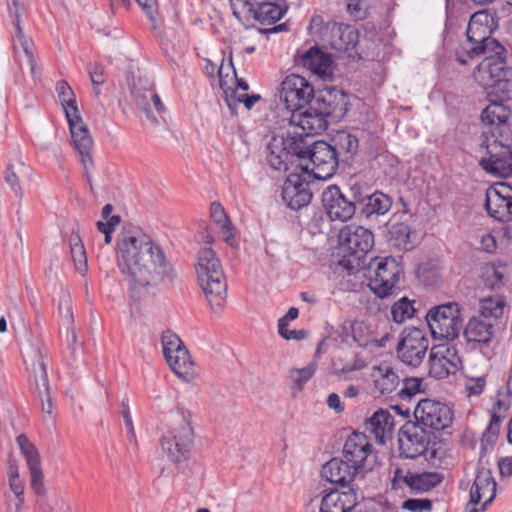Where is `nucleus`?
<instances>
[{"instance_id":"obj_1","label":"nucleus","mask_w":512,"mask_h":512,"mask_svg":"<svg viewBox=\"0 0 512 512\" xmlns=\"http://www.w3.org/2000/svg\"><path fill=\"white\" fill-rule=\"evenodd\" d=\"M117 265L132 289L171 288L176 272L162 249L135 226H125L116 240Z\"/></svg>"},{"instance_id":"obj_2","label":"nucleus","mask_w":512,"mask_h":512,"mask_svg":"<svg viewBox=\"0 0 512 512\" xmlns=\"http://www.w3.org/2000/svg\"><path fill=\"white\" fill-rule=\"evenodd\" d=\"M348 105V95L344 91L322 89L315 94L303 113L293 116V121L307 134H320L327 129L329 122H338L346 115Z\"/></svg>"},{"instance_id":"obj_3","label":"nucleus","mask_w":512,"mask_h":512,"mask_svg":"<svg viewBox=\"0 0 512 512\" xmlns=\"http://www.w3.org/2000/svg\"><path fill=\"white\" fill-rule=\"evenodd\" d=\"M494 26V17L488 11H477L470 17L467 26V43L456 51V59L466 65L476 57L488 52L499 53L503 47L491 36Z\"/></svg>"},{"instance_id":"obj_4","label":"nucleus","mask_w":512,"mask_h":512,"mask_svg":"<svg viewBox=\"0 0 512 512\" xmlns=\"http://www.w3.org/2000/svg\"><path fill=\"white\" fill-rule=\"evenodd\" d=\"M196 274L200 287L215 313H219L227 298V282L216 253L202 248L197 255Z\"/></svg>"},{"instance_id":"obj_5","label":"nucleus","mask_w":512,"mask_h":512,"mask_svg":"<svg viewBox=\"0 0 512 512\" xmlns=\"http://www.w3.org/2000/svg\"><path fill=\"white\" fill-rule=\"evenodd\" d=\"M194 438L191 413L177 408L170 414V424L160 438V447L171 462L181 463L189 459Z\"/></svg>"},{"instance_id":"obj_6","label":"nucleus","mask_w":512,"mask_h":512,"mask_svg":"<svg viewBox=\"0 0 512 512\" xmlns=\"http://www.w3.org/2000/svg\"><path fill=\"white\" fill-rule=\"evenodd\" d=\"M21 353L29 373V380L33 382L35 390L41 400L43 420L52 422L54 405L50 396V387L46 371V349L39 341L33 342L30 339H26L21 343Z\"/></svg>"},{"instance_id":"obj_7","label":"nucleus","mask_w":512,"mask_h":512,"mask_svg":"<svg viewBox=\"0 0 512 512\" xmlns=\"http://www.w3.org/2000/svg\"><path fill=\"white\" fill-rule=\"evenodd\" d=\"M338 242L342 257L339 264L352 274L361 267L363 258L374 246V235L363 226L347 225L340 230Z\"/></svg>"},{"instance_id":"obj_8","label":"nucleus","mask_w":512,"mask_h":512,"mask_svg":"<svg viewBox=\"0 0 512 512\" xmlns=\"http://www.w3.org/2000/svg\"><path fill=\"white\" fill-rule=\"evenodd\" d=\"M504 49L499 52H488L476 66L473 77L484 88L495 87L502 92L505 99L512 98V67H508L503 56Z\"/></svg>"},{"instance_id":"obj_9","label":"nucleus","mask_w":512,"mask_h":512,"mask_svg":"<svg viewBox=\"0 0 512 512\" xmlns=\"http://www.w3.org/2000/svg\"><path fill=\"white\" fill-rule=\"evenodd\" d=\"M426 321L434 339L453 341L463 327L460 305L448 302L429 309Z\"/></svg>"},{"instance_id":"obj_10","label":"nucleus","mask_w":512,"mask_h":512,"mask_svg":"<svg viewBox=\"0 0 512 512\" xmlns=\"http://www.w3.org/2000/svg\"><path fill=\"white\" fill-rule=\"evenodd\" d=\"M368 286L380 298L391 295L403 272L393 257L374 258L368 264Z\"/></svg>"},{"instance_id":"obj_11","label":"nucleus","mask_w":512,"mask_h":512,"mask_svg":"<svg viewBox=\"0 0 512 512\" xmlns=\"http://www.w3.org/2000/svg\"><path fill=\"white\" fill-rule=\"evenodd\" d=\"M313 86L302 76L290 74L285 77L281 84L280 99L285 107L291 112L290 125L299 128V124L293 121L296 113H303L315 96Z\"/></svg>"},{"instance_id":"obj_12","label":"nucleus","mask_w":512,"mask_h":512,"mask_svg":"<svg viewBox=\"0 0 512 512\" xmlns=\"http://www.w3.org/2000/svg\"><path fill=\"white\" fill-rule=\"evenodd\" d=\"M481 146L486 149L488 158L479 161L480 166L488 173L509 177L512 175V149L507 140L503 141L496 137L493 131L491 135H482Z\"/></svg>"},{"instance_id":"obj_13","label":"nucleus","mask_w":512,"mask_h":512,"mask_svg":"<svg viewBox=\"0 0 512 512\" xmlns=\"http://www.w3.org/2000/svg\"><path fill=\"white\" fill-rule=\"evenodd\" d=\"M429 345V338L424 330L406 327L396 346L397 358L407 366L418 367L423 362Z\"/></svg>"},{"instance_id":"obj_14","label":"nucleus","mask_w":512,"mask_h":512,"mask_svg":"<svg viewBox=\"0 0 512 512\" xmlns=\"http://www.w3.org/2000/svg\"><path fill=\"white\" fill-rule=\"evenodd\" d=\"M432 435L433 433L419 422L407 421L398 433L400 454L409 459L423 455L428 449Z\"/></svg>"},{"instance_id":"obj_15","label":"nucleus","mask_w":512,"mask_h":512,"mask_svg":"<svg viewBox=\"0 0 512 512\" xmlns=\"http://www.w3.org/2000/svg\"><path fill=\"white\" fill-rule=\"evenodd\" d=\"M309 166H301V173H291L286 178L282 187V199L292 210H300L307 206L312 199L309 188L311 180Z\"/></svg>"},{"instance_id":"obj_16","label":"nucleus","mask_w":512,"mask_h":512,"mask_svg":"<svg viewBox=\"0 0 512 512\" xmlns=\"http://www.w3.org/2000/svg\"><path fill=\"white\" fill-rule=\"evenodd\" d=\"M414 416L419 424L431 432L433 430H444L453 421L451 408L442 402L432 399L420 400L415 407Z\"/></svg>"},{"instance_id":"obj_17","label":"nucleus","mask_w":512,"mask_h":512,"mask_svg":"<svg viewBox=\"0 0 512 512\" xmlns=\"http://www.w3.org/2000/svg\"><path fill=\"white\" fill-rule=\"evenodd\" d=\"M341 455L362 474L372 469L375 458L367 435L357 431L346 438Z\"/></svg>"},{"instance_id":"obj_18","label":"nucleus","mask_w":512,"mask_h":512,"mask_svg":"<svg viewBox=\"0 0 512 512\" xmlns=\"http://www.w3.org/2000/svg\"><path fill=\"white\" fill-rule=\"evenodd\" d=\"M428 363L429 375L436 379H444L462 368L458 350L449 343L432 346Z\"/></svg>"},{"instance_id":"obj_19","label":"nucleus","mask_w":512,"mask_h":512,"mask_svg":"<svg viewBox=\"0 0 512 512\" xmlns=\"http://www.w3.org/2000/svg\"><path fill=\"white\" fill-rule=\"evenodd\" d=\"M307 158L312 165L311 178L317 180L330 179L340 164L332 144L326 141H315L312 143Z\"/></svg>"},{"instance_id":"obj_20","label":"nucleus","mask_w":512,"mask_h":512,"mask_svg":"<svg viewBox=\"0 0 512 512\" xmlns=\"http://www.w3.org/2000/svg\"><path fill=\"white\" fill-rule=\"evenodd\" d=\"M233 15L240 19L241 14H248L262 25H271L280 20L286 8L272 2H261L256 6L249 0H229Z\"/></svg>"},{"instance_id":"obj_21","label":"nucleus","mask_w":512,"mask_h":512,"mask_svg":"<svg viewBox=\"0 0 512 512\" xmlns=\"http://www.w3.org/2000/svg\"><path fill=\"white\" fill-rule=\"evenodd\" d=\"M496 496V482L489 469L481 467L470 490L467 512H483Z\"/></svg>"},{"instance_id":"obj_22","label":"nucleus","mask_w":512,"mask_h":512,"mask_svg":"<svg viewBox=\"0 0 512 512\" xmlns=\"http://www.w3.org/2000/svg\"><path fill=\"white\" fill-rule=\"evenodd\" d=\"M131 94L136 105L145 113L147 119L154 125L158 120L151 111L153 106L158 113L165 112V106L155 92L154 83L146 76H139L133 80Z\"/></svg>"},{"instance_id":"obj_23","label":"nucleus","mask_w":512,"mask_h":512,"mask_svg":"<svg viewBox=\"0 0 512 512\" xmlns=\"http://www.w3.org/2000/svg\"><path fill=\"white\" fill-rule=\"evenodd\" d=\"M322 205L331 221H348L356 210L342 190L336 185L328 186L322 193Z\"/></svg>"},{"instance_id":"obj_24","label":"nucleus","mask_w":512,"mask_h":512,"mask_svg":"<svg viewBox=\"0 0 512 512\" xmlns=\"http://www.w3.org/2000/svg\"><path fill=\"white\" fill-rule=\"evenodd\" d=\"M74 147L80 156V162L85 169L92 165L91 150L93 147V139L90 135L87 125L83 122L82 117L77 115L76 118L67 119Z\"/></svg>"},{"instance_id":"obj_25","label":"nucleus","mask_w":512,"mask_h":512,"mask_svg":"<svg viewBox=\"0 0 512 512\" xmlns=\"http://www.w3.org/2000/svg\"><path fill=\"white\" fill-rule=\"evenodd\" d=\"M321 475L332 484L348 487L358 475L363 474L341 455L326 462Z\"/></svg>"},{"instance_id":"obj_26","label":"nucleus","mask_w":512,"mask_h":512,"mask_svg":"<svg viewBox=\"0 0 512 512\" xmlns=\"http://www.w3.org/2000/svg\"><path fill=\"white\" fill-rule=\"evenodd\" d=\"M394 427V417L386 409L377 410L365 422L366 431L373 435L379 444H385L388 439L392 438Z\"/></svg>"},{"instance_id":"obj_27","label":"nucleus","mask_w":512,"mask_h":512,"mask_svg":"<svg viewBox=\"0 0 512 512\" xmlns=\"http://www.w3.org/2000/svg\"><path fill=\"white\" fill-rule=\"evenodd\" d=\"M296 61L299 65L307 68L313 74H316L320 77L330 75L332 72L331 66L333 60L331 55L320 50L316 46L311 47L302 54H300L297 57Z\"/></svg>"},{"instance_id":"obj_28","label":"nucleus","mask_w":512,"mask_h":512,"mask_svg":"<svg viewBox=\"0 0 512 512\" xmlns=\"http://www.w3.org/2000/svg\"><path fill=\"white\" fill-rule=\"evenodd\" d=\"M357 505V495L352 488L347 491L331 490L322 497L320 512H350Z\"/></svg>"},{"instance_id":"obj_29","label":"nucleus","mask_w":512,"mask_h":512,"mask_svg":"<svg viewBox=\"0 0 512 512\" xmlns=\"http://www.w3.org/2000/svg\"><path fill=\"white\" fill-rule=\"evenodd\" d=\"M358 37V31L354 26L334 22L325 43L334 50L347 51L355 47Z\"/></svg>"},{"instance_id":"obj_30","label":"nucleus","mask_w":512,"mask_h":512,"mask_svg":"<svg viewBox=\"0 0 512 512\" xmlns=\"http://www.w3.org/2000/svg\"><path fill=\"white\" fill-rule=\"evenodd\" d=\"M485 207L489 216L500 222L512 220V198L504 195L500 190L487 191Z\"/></svg>"},{"instance_id":"obj_31","label":"nucleus","mask_w":512,"mask_h":512,"mask_svg":"<svg viewBox=\"0 0 512 512\" xmlns=\"http://www.w3.org/2000/svg\"><path fill=\"white\" fill-rule=\"evenodd\" d=\"M374 390L381 395L394 392L401 382L395 369L387 363L373 367L371 372Z\"/></svg>"},{"instance_id":"obj_32","label":"nucleus","mask_w":512,"mask_h":512,"mask_svg":"<svg viewBox=\"0 0 512 512\" xmlns=\"http://www.w3.org/2000/svg\"><path fill=\"white\" fill-rule=\"evenodd\" d=\"M20 49H22L29 66L31 78L35 83L40 81V72L37 69L38 63L34 54V44L31 38L26 36L23 29H18V33L12 36V50L15 61L19 59Z\"/></svg>"},{"instance_id":"obj_33","label":"nucleus","mask_w":512,"mask_h":512,"mask_svg":"<svg viewBox=\"0 0 512 512\" xmlns=\"http://www.w3.org/2000/svg\"><path fill=\"white\" fill-rule=\"evenodd\" d=\"M463 336L468 343L487 345L494 336V327L485 320L472 317L463 329Z\"/></svg>"},{"instance_id":"obj_34","label":"nucleus","mask_w":512,"mask_h":512,"mask_svg":"<svg viewBox=\"0 0 512 512\" xmlns=\"http://www.w3.org/2000/svg\"><path fill=\"white\" fill-rule=\"evenodd\" d=\"M171 370L183 381L190 382L197 376L194 363L186 347L165 358Z\"/></svg>"},{"instance_id":"obj_35","label":"nucleus","mask_w":512,"mask_h":512,"mask_svg":"<svg viewBox=\"0 0 512 512\" xmlns=\"http://www.w3.org/2000/svg\"><path fill=\"white\" fill-rule=\"evenodd\" d=\"M293 132L284 134V141L286 150L288 152L289 161L296 156L299 159H305L308 156L309 149L312 143L309 142L310 136L314 134H307L301 128L295 127Z\"/></svg>"},{"instance_id":"obj_36","label":"nucleus","mask_w":512,"mask_h":512,"mask_svg":"<svg viewBox=\"0 0 512 512\" xmlns=\"http://www.w3.org/2000/svg\"><path fill=\"white\" fill-rule=\"evenodd\" d=\"M332 142L339 162L349 164L359 148L357 137L346 131H338L332 138Z\"/></svg>"},{"instance_id":"obj_37","label":"nucleus","mask_w":512,"mask_h":512,"mask_svg":"<svg viewBox=\"0 0 512 512\" xmlns=\"http://www.w3.org/2000/svg\"><path fill=\"white\" fill-rule=\"evenodd\" d=\"M267 161L271 168L278 171L288 169L289 157L284 141V134L274 135L267 145Z\"/></svg>"},{"instance_id":"obj_38","label":"nucleus","mask_w":512,"mask_h":512,"mask_svg":"<svg viewBox=\"0 0 512 512\" xmlns=\"http://www.w3.org/2000/svg\"><path fill=\"white\" fill-rule=\"evenodd\" d=\"M56 91L58 93L59 101L65 111L66 118H76L77 115H80L75 94L69 84L64 80L57 82Z\"/></svg>"},{"instance_id":"obj_39","label":"nucleus","mask_w":512,"mask_h":512,"mask_svg":"<svg viewBox=\"0 0 512 512\" xmlns=\"http://www.w3.org/2000/svg\"><path fill=\"white\" fill-rule=\"evenodd\" d=\"M414 472L407 466H397L393 470L391 489L413 494Z\"/></svg>"},{"instance_id":"obj_40","label":"nucleus","mask_w":512,"mask_h":512,"mask_svg":"<svg viewBox=\"0 0 512 512\" xmlns=\"http://www.w3.org/2000/svg\"><path fill=\"white\" fill-rule=\"evenodd\" d=\"M352 337L359 347L368 348L373 345L377 347H384L385 340L388 336L377 340L370 334L369 328L364 322H355L351 325Z\"/></svg>"},{"instance_id":"obj_41","label":"nucleus","mask_w":512,"mask_h":512,"mask_svg":"<svg viewBox=\"0 0 512 512\" xmlns=\"http://www.w3.org/2000/svg\"><path fill=\"white\" fill-rule=\"evenodd\" d=\"M510 115L509 110L502 104L490 103L481 113L482 122L491 126L506 123Z\"/></svg>"},{"instance_id":"obj_42","label":"nucleus","mask_w":512,"mask_h":512,"mask_svg":"<svg viewBox=\"0 0 512 512\" xmlns=\"http://www.w3.org/2000/svg\"><path fill=\"white\" fill-rule=\"evenodd\" d=\"M69 242L71 248V256L76 270L83 275L87 271V257L86 250L79 233L73 231Z\"/></svg>"},{"instance_id":"obj_43","label":"nucleus","mask_w":512,"mask_h":512,"mask_svg":"<svg viewBox=\"0 0 512 512\" xmlns=\"http://www.w3.org/2000/svg\"><path fill=\"white\" fill-rule=\"evenodd\" d=\"M443 475L437 472H414L413 494L425 493L438 486Z\"/></svg>"},{"instance_id":"obj_44","label":"nucleus","mask_w":512,"mask_h":512,"mask_svg":"<svg viewBox=\"0 0 512 512\" xmlns=\"http://www.w3.org/2000/svg\"><path fill=\"white\" fill-rule=\"evenodd\" d=\"M392 201L389 196L381 193L375 192L369 194L364 206L363 212L367 215L371 214H385L391 207Z\"/></svg>"},{"instance_id":"obj_45","label":"nucleus","mask_w":512,"mask_h":512,"mask_svg":"<svg viewBox=\"0 0 512 512\" xmlns=\"http://www.w3.org/2000/svg\"><path fill=\"white\" fill-rule=\"evenodd\" d=\"M506 301L500 295L483 298L480 300V313L485 318L499 319L502 317Z\"/></svg>"},{"instance_id":"obj_46","label":"nucleus","mask_w":512,"mask_h":512,"mask_svg":"<svg viewBox=\"0 0 512 512\" xmlns=\"http://www.w3.org/2000/svg\"><path fill=\"white\" fill-rule=\"evenodd\" d=\"M28 167L19 161L16 165L9 164L5 172V181L19 198L23 197V190L20 185V178L26 174Z\"/></svg>"},{"instance_id":"obj_47","label":"nucleus","mask_w":512,"mask_h":512,"mask_svg":"<svg viewBox=\"0 0 512 512\" xmlns=\"http://www.w3.org/2000/svg\"><path fill=\"white\" fill-rule=\"evenodd\" d=\"M7 475L11 491L20 502H23L24 486L19 477L18 463L12 454L8 456L7 460Z\"/></svg>"},{"instance_id":"obj_48","label":"nucleus","mask_w":512,"mask_h":512,"mask_svg":"<svg viewBox=\"0 0 512 512\" xmlns=\"http://www.w3.org/2000/svg\"><path fill=\"white\" fill-rule=\"evenodd\" d=\"M16 440L22 455L26 459L28 468L41 467L39 451L36 446L29 441L27 436L25 434H20Z\"/></svg>"},{"instance_id":"obj_49","label":"nucleus","mask_w":512,"mask_h":512,"mask_svg":"<svg viewBox=\"0 0 512 512\" xmlns=\"http://www.w3.org/2000/svg\"><path fill=\"white\" fill-rule=\"evenodd\" d=\"M346 198L352 202L354 209L365 204L369 193L364 185L360 184L356 179H350L347 189L342 191Z\"/></svg>"},{"instance_id":"obj_50","label":"nucleus","mask_w":512,"mask_h":512,"mask_svg":"<svg viewBox=\"0 0 512 512\" xmlns=\"http://www.w3.org/2000/svg\"><path fill=\"white\" fill-rule=\"evenodd\" d=\"M317 370L316 361L310 362L303 368H295L290 370L289 378L291 379L297 391H301L308 380L315 374Z\"/></svg>"},{"instance_id":"obj_51","label":"nucleus","mask_w":512,"mask_h":512,"mask_svg":"<svg viewBox=\"0 0 512 512\" xmlns=\"http://www.w3.org/2000/svg\"><path fill=\"white\" fill-rule=\"evenodd\" d=\"M415 309L410 301L406 298L400 299L394 303L391 308V315L396 323H403L407 319L413 317Z\"/></svg>"},{"instance_id":"obj_52","label":"nucleus","mask_w":512,"mask_h":512,"mask_svg":"<svg viewBox=\"0 0 512 512\" xmlns=\"http://www.w3.org/2000/svg\"><path fill=\"white\" fill-rule=\"evenodd\" d=\"M58 314L64 326H71L73 324L74 317L72 312L71 298L69 294L62 289L60 290Z\"/></svg>"},{"instance_id":"obj_53","label":"nucleus","mask_w":512,"mask_h":512,"mask_svg":"<svg viewBox=\"0 0 512 512\" xmlns=\"http://www.w3.org/2000/svg\"><path fill=\"white\" fill-rule=\"evenodd\" d=\"M161 343L163 347L164 358H167L168 356L178 352L179 349L185 347L179 336L170 330L163 332Z\"/></svg>"},{"instance_id":"obj_54","label":"nucleus","mask_w":512,"mask_h":512,"mask_svg":"<svg viewBox=\"0 0 512 512\" xmlns=\"http://www.w3.org/2000/svg\"><path fill=\"white\" fill-rule=\"evenodd\" d=\"M219 86L224 93L225 102L232 114L236 113L237 106L240 104L239 94L236 89L229 87L222 76V67L218 71Z\"/></svg>"},{"instance_id":"obj_55","label":"nucleus","mask_w":512,"mask_h":512,"mask_svg":"<svg viewBox=\"0 0 512 512\" xmlns=\"http://www.w3.org/2000/svg\"><path fill=\"white\" fill-rule=\"evenodd\" d=\"M334 22L335 21L325 22L322 16L315 15L310 20L309 31L312 35L319 37L323 42H325Z\"/></svg>"},{"instance_id":"obj_56","label":"nucleus","mask_w":512,"mask_h":512,"mask_svg":"<svg viewBox=\"0 0 512 512\" xmlns=\"http://www.w3.org/2000/svg\"><path fill=\"white\" fill-rule=\"evenodd\" d=\"M505 418V415L498 414L493 412L490 422L483 433L482 442L486 441L487 443L493 444L495 443L502 420Z\"/></svg>"},{"instance_id":"obj_57","label":"nucleus","mask_w":512,"mask_h":512,"mask_svg":"<svg viewBox=\"0 0 512 512\" xmlns=\"http://www.w3.org/2000/svg\"><path fill=\"white\" fill-rule=\"evenodd\" d=\"M402 387L398 392V396L402 399L411 398L415 394L421 392L422 378L410 377L402 380Z\"/></svg>"},{"instance_id":"obj_58","label":"nucleus","mask_w":512,"mask_h":512,"mask_svg":"<svg viewBox=\"0 0 512 512\" xmlns=\"http://www.w3.org/2000/svg\"><path fill=\"white\" fill-rule=\"evenodd\" d=\"M120 414H121V416L123 417V420H124L125 428H126L127 433H128V440H129L130 443H132V444H134L136 446L137 445L136 434H135V430H134V425H133L132 417H131V414H130V408H129L128 398L127 397H124L122 402H121Z\"/></svg>"},{"instance_id":"obj_59","label":"nucleus","mask_w":512,"mask_h":512,"mask_svg":"<svg viewBox=\"0 0 512 512\" xmlns=\"http://www.w3.org/2000/svg\"><path fill=\"white\" fill-rule=\"evenodd\" d=\"M88 73H89L90 80H91L92 84L94 85L95 94L98 96L100 94V90H99L98 86H101L106 80V76L104 73V67L97 63L90 64L88 67Z\"/></svg>"},{"instance_id":"obj_60","label":"nucleus","mask_w":512,"mask_h":512,"mask_svg":"<svg viewBox=\"0 0 512 512\" xmlns=\"http://www.w3.org/2000/svg\"><path fill=\"white\" fill-rule=\"evenodd\" d=\"M402 508L410 512H429L432 510V502L429 499L410 498L402 503Z\"/></svg>"},{"instance_id":"obj_61","label":"nucleus","mask_w":512,"mask_h":512,"mask_svg":"<svg viewBox=\"0 0 512 512\" xmlns=\"http://www.w3.org/2000/svg\"><path fill=\"white\" fill-rule=\"evenodd\" d=\"M26 0H12V4L8 6L9 15L12 18V24L15 27V33L18 29H22L20 25V17L24 10Z\"/></svg>"},{"instance_id":"obj_62","label":"nucleus","mask_w":512,"mask_h":512,"mask_svg":"<svg viewBox=\"0 0 512 512\" xmlns=\"http://www.w3.org/2000/svg\"><path fill=\"white\" fill-rule=\"evenodd\" d=\"M29 471L31 476V488L36 494L42 495L45 489L43 483V472L41 467L31 468L29 469Z\"/></svg>"},{"instance_id":"obj_63","label":"nucleus","mask_w":512,"mask_h":512,"mask_svg":"<svg viewBox=\"0 0 512 512\" xmlns=\"http://www.w3.org/2000/svg\"><path fill=\"white\" fill-rule=\"evenodd\" d=\"M210 216L212 220L218 225H222L229 222L223 206L217 201L211 204Z\"/></svg>"},{"instance_id":"obj_64","label":"nucleus","mask_w":512,"mask_h":512,"mask_svg":"<svg viewBox=\"0 0 512 512\" xmlns=\"http://www.w3.org/2000/svg\"><path fill=\"white\" fill-rule=\"evenodd\" d=\"M486 385L485 377H476L468 380L466 384V389L468 390L470 395H479L482 393L484 387Z\"/></svg>"}]
</instances>
